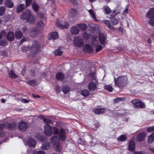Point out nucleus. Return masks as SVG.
I'll return each instance as SVG.
<instances>
[{
    "mask_svg": "<svg viewBox=\"0 0 154 154\" xmlns=\"http://www.w3.org/2000/svg\"><path fill=\"white\" fill-rule=\"evenodd\" d=\"M43 121L46 124L44 126V133L48 136H51L52 134V131H53L54 134H57L59 133V135L60 139L64 141L66 139V132L65 130L63 128H61L59 131L58 129L55 127H51L49 124L52 123L51 120L45 118H44Z\"/></svg>",
    "mask_w": 154,
    "mask_h": 154,
    "instance_id": "nucleus-1",
    "label": "nucleus"
},
{
    "mask_svg": "<svg viewBox=\"0 0 154 154\" xmlns=\"http://www.w3.org/2000/svg\"><path fill=\"white\" fill-rule=\"evenodd\" d=\"M21 19L26 20L29 23L33 24L35 20V15H32V12L29 10H27L24 11L20 16Z\"/></svg>",
    "mask_w": 154,
    "mask_h": 154,
    "instance_id": "nucleus-2",
    "label": "nucleus"
},
{
    "mask_svg": "<svg viewBox=\"0 0 154 154\" xmlns=\"http://www.w3.org/2000/svg\"><path fill=\"white\" fill-rule=\"evenodd\" d=\"M115 85L119 88H123L126 86L128 82L127 77L126 76H122L116 79L114 77Z\"/></svg>",
    "mask_w": 154,
    "mask_h": 154,
    "instance_id": "nucleus-3",
    "label": "nucleus"
},
{
    "mask_svg": "<svg viewBox=\"0 0 154 154\" xmlns=\"http://www.w3.org/2000/svg\"><path fill=\"white\" fill-rule=\"evenodd\" d=\"M89 75L91 77L93 81L88 84V89L91 92L94 91L97 89V80L96 78V73L95 72H92L89 74Z\"/></svg>",
    "mask_w": 154,
    "mask_h": 154,
    "instance_id": "nucleus-4",
    "label": "nucleus"
},
{
    "mask_svg": "<svg viewBox=\"0 0 154 154\" xmlns=\"http://www.w3.org/2000/svg\"><path fill=\"white\" fill-rule=\"evenodd\" d=\"M40 49V43L37 41H34L32 45L29 47L30 50L32 52L33 55H35Z\"/></svg>",
    "mask_w": 154,
    "mask_h": 154,
    "instance_id": "nucleus-5",
    "label": "nucleus"
},
{
    "mask_svg": "<svg viewBox=\"0 0 154 154\" xmlns=\"http://www.w3.org/2000/svg\"><path fill=\"white\" fill-rule=\"evenodd\" d=\"M17 127L16 123L13 121L12 123H10L8 122H6L4 123L0 124V129H4L6 128L8 129H14Z\"/></svg>",
    "mask_w": 154,
    "mask_h": 154,
    "instance_id": "nucleus-6",
    "label": "nucleus"
},
{
    "mask_svg": "<svg viewBox=\"0 0 154 154\" xmlns=\"http://www.w3.org/2000/svg\"><path fill=\"white\" fill-rule=\"evenodd\" d=\"M56 25L59 28H67L69 26V23L66 22L63 19H59L57 20L56 22Z\"/></svg>",
    "mask_w": 154,
    "mask_h": 154,
    "instance_id": "nucleus-7",
    "label": "nucleus"
},
{
    "mask_svg": "<svg viewBox=\"0 0 154 154\" xmlns=\"http://www.w3.org/2000/svg\"><path fill=\"white\" fill-rule=\"evenodd\" d=\"M51 141L54 144V147L55 149L57 152H60L61 150L60 146L59 139L57 136L53 137L51 139Z\"/></svg>",
    "mask_w": 154,
    "mask_h": 154,
    "instance_id": "nucleus-8",
    "label": "nucleus"
},
{
    "mask_svg": "<svg viewBox=\"0 0 154 154\" xmlns=\"http://www.w3.org/2000/svg\"><path fill=\"white\" fill-rule=\"evenodd\" d=\"M103 10L105 14H111L110 17H109V18L114 17L118 14V12L116 10L112 11L107 6H104L103 8Z\"/></svg>",
    "mask_w": 154,
    "mask_h": 154,
    "instance_id": "nucleus-9",
    "label": "nucleus"
},
{
    "mask_svg": "<svg viewBox=\"0 0 154 154\" xmlns=\"http://www.w3.org/2000/svg\"><path fill=\"white\" fill-rule=\"evenodd\" d=\"M132 103L134 105V106L137 108L143 109L145 107L144 103L138 100H134L131 101Z\"/></svg>",
    "mask_w": 154,
    "mask_h": 154,
    "instance_id": "nucleus-10",
    "label": "nucleus"
},
{
    "mask_svg": "<svg viewBox=\"0 0 154 154\" xmlns=\"http://www.w3.org/2000/svg\"><path fill=\"white\" fill-rule=\"evenodd\" d=\"M92 42L93 46H96V52H98L102 50V46L98 44L99 42L96 39V38H94L92 39Z\"/></svg>",
    "mask_w": 154,
    "mask_h": 154,
    "instance_id": "nucleus-11",
    "label": "nucleus"
},
{
    "mask_svg": "<svg viewBox=\"0 0 154 154\" xmlns=\"http://www.w3.org/2000/svg\"><path fill=\"white\" fill-rule=\"evenodd\" d=\"M17 125L19 129L23 131H26L28 127L27 123L23 121L18 123Z\"/></svg>",
    "mask_w": 154,
    "mask_h": 154,
    "instance_id": "nucleus-12",
    "label": "nucleus"
},
{
    "mask_svg": "<svg viewBox=\"0 0 154 154\" xmlns=\"http://www.w3.org/2000/svg\"><path fill=\"white\" fill-rule=\"evenodd\" d=\"M74 43L75 46L80 47L83 45L84 42L80 37L76 36L74 38Z\"/></svg>",
    "mask_w": 154,
    "mask_h": 154,
    "instance_id": "nucleus-13",
    "label": "nucleus"
},
{
    "mask_svg": "<svg viewBox=\"0 0 154 154\" xmlns=\"http://www.w3.org/2000/svg\"><path fill=\"white\" fill-rule=\"evenodd\" d=\"M58 37V35L57 32H54L50 33L48 35V39L49 40L56 39Z\"/></svg>",
    "mask_w": 154,
    "mask_h": 154,
    "instance_id": "nucleus-14",
    "label": "nucleus"
},
{
    "mask_svg": "<svg viewBox=\"0 0 154 154\" xmlns=\"http://www.w3.org/2000/svg\"><path fill=\"white\" fill-rule=\"evenodd\" d=\"M27 143L29 147H34L36 144V142L33 139L30 138L28 139Z\"/></svg>",
    "mask_w": 154,
    "mask_h": 154,
    "instance_id": "nucleus-15",
    "label": "nucleus"
},
{
    "mask_svg": "<svg viewBox=\"0 0 154 154\" xmlns=\"http://www.w3.org/2000/svg\"><path fill=\"white\" fill-rule=\"evenodd\" d=\"M80 31V30L77 25V26L72 27L71 29V33L74 34H78Z\"/></svg>",
    "mask_w": 154,
    "mask_h": 154,
    "instance_id": "nucleus-16",
    "label": "nucleus"
},
{
    "mask_svg": "<svg viewBox=\"0 0 154 154\" xmlns=\"http://www.w3.org/2000/svg\"><path fill=\"white\" fill-rule=\"evenodd\" d=\"M99 40L100 44L103 45L105 42L106 37L104 34L102 33H100L99 34Z\"/></svg>",
    "mask_w": 154,
    "mask_h": 154,
    "instance_id": "nucleus-17",
    "label": "nucleus"
},
{
    "mask_svg": "<svg viewBox=\"0 0 154 154\" xmlns=\"http://www.w3.org/2000/svg\"><path fill=\"white\" fill-rule=\"evenodd\" d=\"M146 17L148 18H151L154 17V8H152L150 9V10L146 13Z\"/></svg>",
    "mask_w": 154,
    "mask_h": 154,
    "instance_id": "nucleus-18",
    "label": "nucleus"
},
{
    "mask_svg": "<svg viewBox=\"0 0 154 154\" xmlns=\"http://www.w3.org/2000/svg\"><path fill=\"white\" fill-rule=\"evenodd\" d=\"M135 142L133 141H130L128 149L130 151H133L135 149Z\"/></svg>",
    "mask_w": 154,
    "mask_h": 154,
    "instance_id": "nucleus-19",
    "label": "nucleus"
},
{
    "mask_svg": "<svg viewBox=\"0 0 154 154\" xmlns=\"http://www.w3.org/2000/svg\"><path fill=\"white\" fill-rule=\"evenodd\" d=\"M5 5L6 7L8 8H11L14 5L13 2L12 0H5Z\"/></svg>",
    "mask_w": 154,
    "mask_h": 154,
    "instance_id": "nucleus-20",
    "label": "nucleus"
},
{
    "mask_svg": "<svg viewBox=\"0 0 154 154\" xmlns=\"http://www.w3.org/2000/svg\"><path fill=\"white\" fill-rule=\"evenodd\" d=\"M146 135L145 132H143L139 134L137 137V140L139 141H143Z\"/></svg>",
    "mask_w": 154,
    "mask_h": 154,
    "instance_id": "nucleus-21",
    "label": "nucleus"
},
{
    "mask_svg": "<svg viewBox=\"0 0 154 154\" xmlns=\"http://www.w3.org/2000/svg\"><path fill=\"white\" fill-rule=\"evenodd\" d=\"M7 38L9 41H13L14 38V33L12 32H9L7 35Z\"/></svg>",
    "mask_w": 154,
    "mask_h": 154,
    "instance_id": "nucleus-22",
    "label": "nucleus"
},
{
    "mask_svg": "<svg viewBox=\"0 0 154 154\" xmlns=\"http://www.w3.org/2000/svg\"><path fill=\"white\" fill-rule=\"evenodd\" d=\"M51 146L49 142H46L42 144L41 148L44 150H47L50 148Z\"/></svg>",
    "mask_w": 154,
    "mask_h": 154,
    "instance_id": "nucleus-23",
    "label": "nucleus"
},
{
    "mask_svg": "<svg viewBox=\"0 0 154 154\" xmlns=\"http://www.w3.org/2000/svg\"><path fill=\"white\" fill-rule=\"evenodd\" d=\"M89 12L91 17L93 20L96 21H97L98 20L96 17L95 12L92 9L88 10Z\"/></svg>",
    "mask_w": 154,
    "mask_h": 154,
    "instance_id": "nucleus-24",
    "label": "nucleus"
},
{
    "mask_svg": "<svg viewBox=\"0 0 154 154\" xmlns=\"http://www.w3.org/2000/svg\"><path fill=\"white\" fill-rule=\"evenodd\" d=\"M57 79L59 80H62L64 78V75L63 74L60 72H58L56 75Z\"/></svg>",
    "mask_w": 154,
    "mask_h": 154,
    "instance_id": "nucleus-25",
    "label": "nucleus"
},
{
    "mask_svg": "<svg viewBox=\"0 0 154 154\" xmlns=\"http://www.w3.org/2000/svg\"><path fill=\"white\" fill-rule=\"evenodd\" d=\"M62 48L60 47L55 51L54 54L56 56H60L62 54V51L61 50Z\"/></svg>",
    "mask_w": 154,
    "mask_h": 154,
    "instance_id": "nucleus-26",
    "label": "nucleus"
},
{
    "mask_svg": "<svg viewBox=\"0 0 154 154\" xmlns=\"http://www.w3.org/2000/svg\"><path fill=\"white\" fill-rule=\"evenodd\" d=\"M85 49L88 52H92L94 51V50L89 44H86Z\"/></svg>",
    "mask_w": 154,
    "mask_h": 154,
    "instance_id": "nucleus-27",
    "label": "nucleus"
},
{
    "mask_svg": "<svg viewBox=\"0 0 154 154\" xmlns=\"http://www.w3.org/2000/svg\"><path fill=\"white\" fill-rule=\"evenodd\" d=\"M105 110V109L104 108H98L94 109V112L96 114H100L103 112Z\"/></svg>",
    "mask_w": 154,
    "mask_h": 154,
    "instance_id": "nucleus-28",
    "label": "nucleus"
},
{
    "mask_svg": "<svg viewBox=\"0 0 154 154\" xmlns=\"http://www.w3.org/2000/svg\"><path fill=\"white\" fill-rule=\"evenodd\" d=\"M25 7V5L24 4H21L18 5L16 9V11L17 13L21 12Z\"/></svg>",
    "mask_w": 154,
    "mask_h": 154,
    "instance_id": "nucleus-29",
    "label": "nucleus"
},
{
    "mask_svg": "<svg viewBox=\"0 0 154 154\" xmlns=\"http://www.w3.org/2000/svg\"><path fill=\"white\" fill-rule=\"evenodd\" d=\"M79 28L82 31L85 30L87 28V26L84 23H79L77 24Z\"/></svg>",
    "mask_w": 154,
    "mask_h": 154,
    "instance_id": "nucleus-30",
    "label": "nucleus"
},
{
    "mask_svg": "<svg viewBox=\"0 0 154 154\" xmlns=\"http://www.w3.org/2000/svg\"><path fill=\"white\" fill-rule=\"evenodd\" d=\"M37 34V30L35 28H34L31 29L30 33L31 36L34 37Z\"/></svg>",
    "mask_w": 154,
    "mask_h": 154,
    "instance_id": "nucleus-31",
    "label": "nucleus"
},
{
    "mask_svg": "<svg viewBox=\"0 0 154 154\" xmlns=\"http://www.w3.org/2000/svg\"><path fill=\"white\" fill-rule=\"evenodd\" d=\"M125 100V97H118L115 99L114 100V102L115 103H117L119 102L123 101Z\"/></svg>",
    "mask_w": 154,
    "mask_h": 154,
    "instance_id": "nucleus-32",
    "label": "nucleus"
},
{
    "mask_svg": "<svg viewBox=\"0 0 154 154\" xmlns=\"http://www.w3.org/2000/svg\"><path fill=\"white\" fill-rule=\"evenodd\" d=\"M9 76L11 78H16L17 75L12 70H11L9 73Z\"/></svg>",
    "mask_w": 154,
    "mask_h": 154,
    "instance_id": "nucleus-33",
    "label": "nucleus"
},
{
    "mask_svg": "<svg viewBox=\"0 0 154 154\" xmlns=\"http://www.w3.org/2000/svg\"><path fill=\"white\" fill-rule=\"evenodd\" d=\"M81 94L83 96L86 97L89 95V92L87 90H84L81 91Z\"/></svg>",
    "mask_w": 154,
    "mask_h": 154,
    "instance_id": "nucleus-34",
    "label": "nucleus"
},
{
    "mask_svg": "<svg viewBox=\"0 0 154 154\" xmlns=\"http://www.w3.org/2000/svg\"><path fill=\"white\" fill-rule=\"evenodd\" d=\"M16 37L18 39H20L22 36V32L19 31H17L15 33Z\"/></svg>",
    "mask_w": 154,
    "mask_h": 154,
    "instance_id": "nucleus-35",
    "label": "nucleus"
},
{
    "mask_svg": "<svg viewBox=\"0 0 154 154\" xmlns=\"http://www.w3.org/2000/svg\"><path fill=\"white\" fill-rule=\"evenodd\" d=\"M148 140L149 143H151L154 141V133H152L149 137Z\"/></svg>",
    "mask_w": 154,
    "mask_h": 154,
    "instance_id": "nucleus-36",
    "label": "nucleus"
},
{
    "mask_svg": "<svg viewBox=\"0 0 154 154\" xmlns=\"http://www.w3.org/2000/svg\"><path fill=\"white\" fill-rule=\"evenodd\" d=\"M63 91L64 93L66 94L70 91V89L69 87L65 86L63 87Z\"/></svg>",
    "mask_w": 154,
    "mask_h": 154,
    "instance_id": "nucleus-37",
    "label": "nucleus"
},
{
    "mask_svg": "<svg viewBox=\"0 0 154 154\" xmlns=\"http://www.w3.org/2000/svg\"><path fill=\"white\" fill-rule=\"evenodd\" d=\"M32 7L35 11H37L39 8V6L37 4L35 3H33L32 5Z\"/></svg>",
    "mask_w": 154,
    "mask_h": 154,
    "instance_id": "nucleus-38",
    "label": "nucleus"
},
{
    "mask_svg": "<svg viewBox=\"0 0 154 154\" xmlns=\"http://www.w3.org/2000/svg\"><path fill=\"white\" fill-rule=\"evenodd\" d=\"M69 14L71 16H74L77 14V11L73 9H72L69 11Z\"/></svg>",
    "mask_w": 154,
    "mask_h": 154,
    "instance_id": "nucleus-39",
    "label": "nucleus"
},
{
    "mask_svg": "<svg viewBox=\"0 0 154 154\" xmlns=\"http://www.w3.org/2000/svg\"><path fill=\"white\" fill-rule=\"evenodd\" d=\"M117 139L118 140L120 141H123L126 139V137L125 135H122L120 136Z\"/></svg>",
    "mask_w": 154,
    "mask_h": 154,
    "instance_id": "nucleus-40",
    "label": "nucleus"
},
{
    "mask_svg": "<svg viewBox=\"0 0 154 154\" xmlns=\"http://www.w3.org/2000/svg\"><path fill=\"white\" fill-rule=\"evenodd\" d=\"M28 83L30 85L33 86L36 85L37 82L35 80H32L29 81L28 82Z\"/></svg>",
    "mask_w": 154,
    "mask_h": 154,
    "instance_id": "nucleus-41",
    "label": "nucleus"
},
{
    "mask_svg": "<svg viewBox=\"0 0 154 154\" xmlns=\"http://www.w3.org/2000/svg\"><path fill=\"white\" fill-rule=\"evenodd\" d=\"M105 88L108 90L109 91H112L113 88L110 85H107L104 86Z\"/></svg>",
    "mask_w": 154,
    "mask_h": 154,
    "instance_id": "nucleus-42",
    "label": "nucleus"
},
{
    "mask_svg": "<svg viewBox=\"0 0 154 154\" xmlns=\"http://www.w3.org/2000/svg\"><path fill=\"white\" fill-rule=\"evenodd\" d=\"M103 22L108 26L109 29H111L112 28L111 26V24L109 21L105 20L103 21Z\"/></svg>",
    "mask_w": 154,
    "mask_h": 154,
    "instance_id": "nucleus-43",
    "label": "nucleus"
},
{
    "mask_svg": "<svg viewBox=\"0 0 154 154\" xmlns=\"http://www.w3.org/2000/svg\"><path fill=\"white\" fill-rule=\"evenodd\" d=\"M5 8L4 7H0V16L2 15L5 11Z\"/></svg>",
    "mask_w": 154,
    "mask_h": 154,
    "instance_id": "nucleus-44",
    "label": "nucleus"
},
{
    "mask_svg": "<svg viewBox=\"0 0 154 154\" xmlns=\"http://www.w3.org/2000/svg\"><path fill=\"white\" fill-rule=\"evenodd\" d=\"M97 139L93 138L91 142V145L92 146L95 145L97 143Z\"/></svg>",
    "mask_w": 154,
    "mask_h": 154,
    "instance_id": "nucleus-45",
    "label": "nucleus"
},
{
    "mask_svg": "<svg viewBox=\"0 0 154 154\" xmlns=\"http://www.w3.org/2000/svg\"><path fill=\"white\" fill-rule=\"evenodd\" d=\"M111 22L113 25H116L118 22V20L115 18H113L111 20Z\"/></svg>",
    "mask_w": 154,
    "mask_h": 154,
    "instance_id": "nucleus-46",
    "label": "nucleus"
},
{
    "mask_svg": "<svg viewBox=\"0 0 154 154\" xmlns=\"http://www.w3.org/2000/svg\"><path fill=\"white\" fill-rule=\"evenodd\" d=\"M37 26H38L42 27L44 26V24L42 21H39L37 23Z\"/></svg>",
    "mask_w": 154,
    "mask_h": 154,
    "instance_id": "nucleus-47",
    "label": "nucleus"
},
{
    "mask_svg": "<svg viewBox=\"0 0 154 154\" xmlns=\"http://www.w3.org/2000/svg\"><path fill=\"white\" fill-rule=\"evenodd\" d=\"M149 23L152 26H154V18H151L149 20Z\"/></svg>",
    "mask_w": 154,
    "mask_h": 154,
    "instance_id": "nucleus-48",
    "label": "nucleus"
},
{
    "mask_svg": "<svg viewBox=\"0 0 154 154\" xmlns=\"http://www.w3.org/2000/svg\"><path fill=\"white\" fill-rule=\"evenodd\" d=\"M32 2V0H26V5L27 7L29 6Z\"/></svg>",
    "mask_w": 154,
    "mask_h": 154,
    "instance_id": "nucleus-49",
    "label": "nucleus"
},
{
    "mask_svg": "<svg viewBox=\"0 0 154 154\" xmlns=\"http://www.w3.org/2000/svg\"><path fill=\"white\" fill-rule=\"evenodd\" d=\"M147 131L148 132L154 131V126L152 127H149L147 128Z\"/></svg>",
    "mask_w": 154,
    "mask_h": 154,
    "instance_id": "nucleus-50",
    "label": "nucleus"
},
{
    "mask_svg": "<svg viewBox=\"0 0 154 154\" xmlns=\"http://www.w3.org/2000/svg\"><path fill=\"white\" fill-rule=\"evenodd\" d=\"M21 101L23 103H27L29 102V100H28L26 99H22L21 100Z\"/></svg>",
    "mask_w": 154,
    "mask_h": 154,
    "instance_id": "nucleus-51",
    "label": "nucleus"
},
{
    "mask_svg": "<svg viewBox=\"0 0 154 154\" xmlns=\"http://www.w3.org/2000/svg\"><path fill=\"white\" fill-rule=\"evenodd\" d=\"M3 19H4V21L5 22H6L8 21L10 19L9 17L8 16H5L4 18Z\"/></svg>",
    "mask_w": 154,
    "mask_h": 154,
    "instance_id": "nucleus-52",
    "label": "nucleus"
},
{
    "mask_svg": "<svg viewBox=\"0 0 154 154\" xmlns=\"http://www.w3.org/2000/svg\"><path fill=\"white\" fill-rule=\"evenodd\" d=\"M79 143H80L81 144H82L84 145L85 144V142L83 141L82 140V139L81 138L79 139L78 140Z\"/></svg>",
    "mask_w": 154,
    "mask_h": 154,
    "instance_id": "nucleus-53",
    "label": "nucleus"
},
{
    "mask_svg": "<svg viewBox=\"0 0 154 154\" xmlns=\"http://www.w3.org/2000/svg\"><path fill=\"white\" fill-rule=\"evenodd\" d=\"M6 42L5 41H1L0 42V45L1 46H4L5 45Z\"/></svg>",
    "mask_w": 154,
    "mask_h": 154,
    "instance_id": "nucleus-54",
    "label": "nucleus"
},
{
    "mask_svg": "<svg viewBox=\"0 0 154 154\" xmlns=\"http://www.w3.org/2000/svg\"><path fill=\"white\" fill-rule=\"evenodd\" d=\"M133 154H143V153L141 151H135Z\"/></svg>",
    "mask_w": 154,
    "mask_h": 154,
    "instance_id": "nucleus-55",
    "label": "nucleus"
},
{
    "mask_svg": "<svg viewBox=\"0 0 154 154\" xmlns=\"http://www.w3.org/2000/svg\"><path fill=\"white\" fill-rule=\"evenodd\" d=\"M36 154H45L42 151H39L37 152Z\"/></svg>",
    "mask_w": 154,
    "mask_h": 154,
    "instance_id": "nucleus-56",
    "label": "nucleus"
},
{
    "mask_svg": "<svg viewBox=\"0 0 154 154\" xmlns=\"http://www.w3.org/2000/svg\"><path fill=\"white\" fill-rule=\"evenodd\" d=\"M128 8H127L124 10V11H123V14H128Z\"/></svg>",
    "mask_w": 154,
    "mask_h": 154,
    "instance_id": "nucleus-57",
    "label": "nucleus"
},
{
    "mask_svg": "<svg viewBox=\"0 0 154 154\" xmlns=\"http://www.w3.org/2000/svg\"><path fill=\"white\" fill-rule=\"evenodd\" d=\"M26 26H24L22 29V31L23 32V33L26 32Z\"/></svg>",
    "mask_w": 154,
    "mask_h": 154,
    "instance_id": "nucleus-58",
    "label": "nucleus"
},
{
    "mask_svg": "<svg viewBox=\"0 0 154 154\" xmlns=\"http://www.w3.org/2000/svg\"><path fill=\"white\" fill-rule=\"evenodd\" d=\"M26 40V38H23L20 41V43L21 44L23 42L25 41Z\"/></svg>",
    "mask_w": 154,
    "mask_h": 154,
    "instance_id": "nucleus-59",
    "label": "nucleus"
},
{
    "mask_svg": "<svg viewBox=\"0 0 154 154\" xmlns=\"http://www.w3.org/2000/svg\"><path fill=\"white\" fill-rule=\"evenodd\" d=\"M83 35V37L84 38V39H88L87 38H88V36L87 35H86V34L85 33H84Z\"/></svg>",
    "mask_w": 154,
    "mask_h": 154,
    "instance_id": "nucleus-60",
    "label": "nucleus"
},
{
    "mask_svg": "<svg viewBox=\"0 0 154 154\" xmlns=\"http://www.w3.org/2000/svg\"><path fill=\"white\" fill-rule=\"evenodd\" d=\"M32 96L34 97H35V98H39L40 97V96L38 95H35L34 94H32Z\"/></svg>",
    "mask_w": 154,
    "mask_h": 154,
    "instance_id": "nucleus-61",
    "label": "nucleus"
},
{
    "mask_svg": "<svg viewBox=\"0 0 154 154\" xmlns=\"http://www.w3.org/2000/svg\"><path fill=\"white\" fill-rule=\"evenodd\" d=\"M1 101L2 103H4L6 101L3 98H2L1 99Z\"/></svg>",
    "mask_w": 154,
    "mask_h": 154,
    "instance_id": "nucleus-62",
    "label": "nucleus"
},
{
    "mask_svg": "<svg viewBox=\"0 0 154 154\" xmlns=\"http://www.w3.org/2000/svg\"><path fill=\"white\" fill-rule=\"evenodd\" d=\"M119 32H122L123 31V29L122 27H120L119 28Z\"/></svg>",
    "mask_w": 154,
    "mask_h": 154,
    "instance_id": "nucleus-63",
    "label": "nucleus"
},
{
    "mask_svg": "<svg viewBox=\"0 0 154 154\" xmlns=\"http://www.w3.org/2000/svg\"><path fill=\"white\" fill-rule=\"evenodd\" d=\"M148 43L149 44H151V40L150 38H148Z\"/></svg>",
    "mask_w": 154,
    "mask_h": 154,
    "instance_id": "nucleus-64",
    "label": "nucleus"
}]
</instances>
